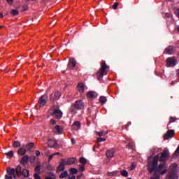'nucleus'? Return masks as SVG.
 <instances>
[{
    "label": "nucleus",
    "mask_w": 179,
    "mask_h": 179,
    "mask_svg": "<svg viewBox=\"0 0 179 179\" xmlns=\"http://www.w3.org/2000/svg\"><path fill=\"white\" fill-rule=\"evenodd\" d=\"M170 159V152L169 149H164L161 154H157L155 157H150L148 162V171L150 174H153L150 179H160V175L164 176L167 173V165L166 162Z\"/></svg>",
    "instance_id": "nucleus-1"
},
{
    "label": "nucleus",
    "mask_w": 179,
    "mask_h": 179,
    "mask_svg": "<svg viewBox=\"0 0 179 179\" xmlns=\"http://www.w3.org/2000/svg\"><path fill=\"white\" fill-rule=\"evenodd\" d=\"M7 174L5 176V179H17L22 177H29L30 171L26 169L22 171V166L18 165L15 168L8 167L6 169Z\"/></svg>",
    "instance_id": "nucleus-2"
},
{
    "label": "nucleus",
    "mask_w": 179,
    "mask_h": 179,
    "mask_svg": "<svg viewBox=\"0 0 179 179\" xmlns=\"http://www.w3.org/2000/svg\"><path fill=\"white\" fill-rule=\"evenodd\" d=\"M110 69V66L106 64V62H103L101 63V67L99 70L96 73V78L99 80L103 78V76L107 75L108 71Z\"/></svg>",
    "instance_id": "nucleus-3"
},
{
    "label": "nucleus",
    "mask_w": 179,
    "mask_h": 179,
    "mask_svg": "<svg viewBox=\"0 0 179 179\" xmlns=\"http://www.w3.org/2000/svg\"><path fill=\"white\" fill-rule=\"evenodd\" d=\"M177 164H172L170 166V171L166 175V179H178Z\"/></svg>",
    "instance_id": "nucleus-4"
},
{
    "label": "nucleus",
    "mask_w": 179,
    "mask_h": 179,
    "mask_svg": "<svg viewBox=\"0 0 179 179\" xmlns=\"http://www.w3.org/2000/svg\"><path fill=\"white\" fill-rule=\"evenodd\" d=\"M50 113L53 117L57 118V120H61V118H62V111L59 109V106L53 105L50 108Z\"/></svg>",
    "instance_id": "nucleus-5"
},
{
    "label": "nucleus",
    "mask_w": 179,
    "mask_h": 179,
    "mask_svg": "<svg viewBox=\"0 0 179 179\" xmlns=\"http://www.w3.org/2000/svg\"><path fill=\"white\" fill-rule=\"evenodd\" d=\"M85 108V102L83 100L76 101L73 105H71L70 111L71 113H75V110H83Z\"/></svg>",
    "instance_id": "nucleus-6"
},
{
    "label": "nucleus",
    "mask_w": 179,
    "mask_h": 179,
    "mask_svg": "<svg viewBox=\"0 0 179 179\" xmlns=\"http://www.w3.org/2000/svg\"><path fill=\"white\" fill-rule=\"evenodd\" d=\"M167 66L174 67L177 65V59L174 57H168L166 59Z\"/></svg>",
    "instance_id": "nucleus-7"
},
{
    "label": "nucleus",
    "mask_w": 179,
    "mask_h": 179,
    "mask_svg": "<svg viewBox=\"0 0 179 179\" xmlns=\"http://www.w3.org/2000/svg\"><path fill=\"white\" fill-rule=\"evenodd\" d=\"M59 97H61V92L56 91L50 95V101H55L57 100H59Z\"/></svg>",
    "instance_id": "nucleus-8"
},
{
    "label": "nucleus",
    "mask_w": 179,
    "mask_h": 179,
    "mask_svg": "<svg viewBox=\"0 0 179 179\" xmlns=\"http://www.w3.org/2000/svg\"><path fill=\"white\" fill-rule=\"evenodd\" d=\"M48 99V96L45 94L42 95L38 100V104L40 107H44L45 104H47V100Z\"/></svg>",
    "instance_id": "nucleus-9"
},
{
    "label": "nucleus",
    "mask_w": 179,
    "mask_h": 179,
    "mask_svg": "<svg viewBox=\"0 0 179 179\" xmlns=\"http://www.w3.org/2000/svg\"><path fill=\"white\" fill-rule=\"evenodd\" d=\"M175 135L174 130H168L167 132L164 135V141H167L170 138H173Z\"/></svg>",
    "instance_id": "nucleus-10"
},
{
    "label": "nucleus",
    "mask_w": 179,
    "mask_h": 179,
    "mask_svg": "<svg viewBox=\"0 0 179 179\" xmlns=\"http://www.w3.org/2000/svg\"><path fill=\"white\" fill-rule=\"evenodd\" d=\"M66 159H62V162L59 163V166L57 167L58 171H64L65 170V166H66Z\"/></svg>",
    "instance_id": "nucleus-11"
},
{
    "label": "nucleus",
    "mask_w": 179,
    "mask_h": 179,
    "mask_svg": "<svg viewBox=\"0 0 179 179\" xmlns=\"http://www.w3.org/2000/svg\"><path fill=\"white\" fill-rule=\"evenodd\" d=\"M174 52V47L173 45H169L168 48H165L164 54L171 55Z\"/></svg>",
    "instance_id": "nucleus-12"
},
{
    "label": "nucleus",
    "mask_w": 179,
    "mask_h": 179,
    "mask_svg": "<svg viewBox=\"0 0 179 179\" xmlns=\"http://www.w3.org/2000/svg\"><path fill=\"white\" fill-rule=\"evenodd\" d=\"M77 89L80 94H83L85 93V84L83 83H79L77 85Z\"/></svg>",
    "instance_id": "nucleus-13"
},
{
    "label": "nucleus",
    "mask_w": 179,
    "mask_h": 179,
    "mask_svg": "<svg viewBox=\"0 0 179 179\" xmlns=\"http://www.w3.org/2000/svg\"><path fill=\"white\" fill-rule=\"evenodd\" d=\"M80 127H81L80 122L75 121L71 126V129L73 131H78V129H80Z\"/></svg>",
    "instance_id": "nucleus-14"
},
{
    "label": "nucleus",
    "mask_w": 179,
    "mask_h": 179,
    "mask_svg": "<svg viewBox=\"0 0 179 179\" xmlns=\"http://www.w3.org/2000/svg\"><path fill=\"white\" fill-rule=\"evenodd\" d=\"M75 66H76V61L73 58L70 59L68 64V68L69 69H73Z\"/></svg>",
    "instance_id": "nucleus-15"
},
{
    "label": "nucleus",
    "mask_w": 179,
    "mask_h": 179,
    "mask_svg": "<svg viewBox=\"0 0 179 179\" xmlns=\"http://www.w3.org/2000/svg\"><path fill=\"white\" fill-rule=\"evenodd\" d=\"M114 155H115V151L113 149L108 150L106 153L107 159H112Z\"/></svg>",
    "instance_id": "nucleus-16"
},
{
    "label": "nucleus",
    "mask_w": 179,
    "mask_h": 179,
    "mask_svg": "<svg viewBox=\"0 0 179 179\" xmlns=\"http://www.w3.org/2000/svg\"><path fill=\"white\" fill-rule=\"evenodd\" d=\"M26 145H22L21 148L18 149L17 153L20 156H24V155H26Z\"/></svg>",
    "instance_id": "nucleus-17"
},
{
    "label": "nucleus",
    "mask_w": 179,
    "mask_h": 179,
    "mask_svg": "<svg viewBox=\"0 0 179 179\" xmlns=\"http://www.w3.org/2000/svg\"><path fill=\"white\" fill-rule=\"evenodd\" d=\"M53 132H56V134H61L64 132V128L59 125H56L55 129H53Z\"/></svg>",
    "instance_id": "nucleus-18"
},
{
    "label": "nucleus",
    "mask_w": 179,
    "mask_h": 179,
    "mask_svg": "<svg viewBox=\"0 0 179 179\" xmlns=\"http://www.w3.org/2000/svg\"><path fill=\"white\" fill-rule=\"evenodd\" d=\"M87 97H88V99H96V97H97V92H88L87 93Z\"/></svg>",
    "instance_id": "nucleus-19"
},
{
    "label": "nucleus",
    "mask_w": 179,
    "mask_h": 179,
    "mask_svg": "<svg viewBox=\"0 0 179 179\" xmlns=\"http://www.w3.org/2000/svg\"><path fill=\"white\" fill-rule=\"evenodd\" d=\"M48 145L49 148H55V146H57V140L49 139L48 141Z\"/></svg>",
    "instance_id": "nucleus-20"
},
{
    "label": "nucleus",
    "mask_w": 179,
    "mask_h": 179,
    "mask_svg": "<svg viewBox=\"0 0 179 179\" xmlns=\"http://www.w3.org/2000/svg\"><path fill=\"white\" fill-rule=\"evenodd\" d=\"M27 163H29V155H24L20 160V164L26 166Z\"/></svg>",
    "instance_id": "nucleus-21"
},
{
    "label": "nucleus",
    "mask_w": 179,
    "mask_h": 179,
    "mask_svg": "<svg viewBox=\"0 0 179 179\" xmlns=\"http://www.w3.org/2000/svg\"><path fill=\"white\" fill-rule=\"evenodd\" d=\"M71 164H75V158L71 157L66 159V166H71Z\"/></svg>",
    "instance_id": "nucleus-22"
},
{
    "label": "nucleus",
    "mask_w": 179,
    "mask_h": 179,
    "mask_svg": "<svg viewBox=\"0 0 179 179\" xmlns=\"http://www.w3.org/2000/svg\"><path fill=\"white\" fill-rule=\"evenodd\" d=\"M95 133H96V135H98V136H106V135H107V134H108V132L104 131H95Z\"/></svg>",
    "instance_id": "nucleus-23"
},
{
    "label": "nucleus",
    "mask_w": 179,
    "mask_h": 179,
    "mask_svg": "<svg viewBox=\"0 0 179 179\" xmlns=\"http://www.w3.org/2000/svg\"><path fill=\"white\" fill-rule=\"evenodd\" d=\"M107 101V98L104 96H101L99 98V103H101V104H104L106 103V102Z\"/></svg>",
    "instance_id": "nucleus-24"
},
{
    "label": "nucleus",
    "mask_w": 179,
    "mask_h": 179,
    "mask_svg": "<svg viewBox=\"0 0 179 179\" xmlns=\"http://www.w3.org/2000/svg\"><path fill=\"white\" fill-rule=\"evenodd\" d=\"M67 177H68V172L66 171L62 172L59 176V178H66Z\"/></svg>",
    "instance_id": "nucleus-25"
},
{
    "label": "nucleus",
    "mask_w": 179,
    "mask_h": 179,
    "mask_svg": "<svg viewBox=\"0 0 179 179\" xmlns=\"http://www.w3.org/2000/svg\"><path fill=\"white\" fill-rule=\"evenodd\" d=\"M79 162L81 164H83V166H85L86 163H87V161L85 157L80 158Z\"/></svg>",
    "instance_id": "nucleus-26"
},
{
    "label": "nucleus",
    "mask_w": 179,
    "mask_h": 179,
    "mask_svg": "<svg viewBox=\"0 0 179 179\" xmlns=\"http://www.w3.org/2000/svg\"><path fill=\"white\" fill-rule=\"evenodd\" d=\"M108 176H110V177H114L118 176V171H115L113 172H108Z\"/></svg>",
    "instance_id": "nucleus-27"
},
{
    "label": "nucleus",
    "mask_w": 179,
    "mask_h": 179,
    "mask_svg": "<svg viewBox=\"0 0 179 179\" xmlns=\"http://www.w3.org/2000/svg\"><path fill=\"white\" fill-rule=\"evenodd\" d=\"M35 171L36 173H38V174H41V166L37 165L35 167Z\"/></svg>",
    "instance_id": "nucleus-28"
},
{
    "label": "nucleus",
    "mask_w": 179,
    "mask_h": 179,
    "mask_svg": "<svg viewBox=\"0 0 179 179\" xmlns=\"http://www.w3.org/2000/svg\"><path fill=\"white\" fill-rule=\"evenodd\" d=\"M10 14L13 15V16H17V15H19V10L13 9L11 10Z\"/></svg>",
    "instance_id": "nucleus-29"
},
{
    "label": "nucleus",
    "mask_w": 179,
    "mask_h": 179,
    "mask_svg": "<svg viewBox=\"0 0 179 179\" xmlns=\"http://www.w3.org/2000/svg\"><path fill=\"white\" fill-rule=\"evenodd\" d=\"M26 148H27V149L30 150L33 148H34V143H29L26 145Z\"/></svg>",
    "instance_id": "nucleus-30"
},
{
    "label": "nucleus",
    "mask_w": 179,
    "mask_h": 179,
    "mask_svg": "<svg viewBox=\"0 0 179 179\" xmlns=\"http://www.w3.org/2000/svg\"><path fill=\"white\" fill-rule=\"evenodd\" d=\"M96 142L100 143V142H106V138L104 137H99L96 138Z\"/></svg>",
    "instance_id": "nucleus-31"
},
{
    "label": "nucleus",
    "mask_w": 179,
    "mask_h": 179,
    "mask_svg": "<svg viewBox=\"0 0 179 179\" xmlns=\"http://www.w3.org/2000/svg\"><path fill=\"white\" fill-rule=\"evenodd\" d=\"M13 148H19L20 147V142L19 141H14L13 144Z\"/></svg>",
    "instance_id": "nucleus-32"
},
{
    "label": "nucleus",
    "mask_w": 179,
    "mask_h": 179,
    "mask_svg": "<svg viewBox=\"0 0 179 179\" xmlns=\"http://www.w3.org/2000/svg\"><path fill=\"white\" fill-rule=\"evenodd\" d=\"M70 173H71V174H78V169H76L75 168H71L70 169Z\"/></svg>",
    "instance_id": "nucleus-33"
},
{
    "label": "nucleus",
    "mask_w": 179,
    "mask_h": 179,
    "mask_svg": "<svg viewBox=\"0 0 179 179\" xmlns=\"http://www.w3.org/2000/svg\"><path fill=\"white\" fill-rule=\"evenodd\" d=\"M120 173L123 177H128V171L127 170H123Z\"/></svg>",
    "instance_id": "nucleus-34"
},
{
    "label": "nucleus",
    "mask_w": 179,
    "mask_h": 179,
    "mask_svg": "<svg viewBox=\"0 0 179 179\" xmlns=\"http://www.w3.org/2000/svg\"><path fill=\"white\" fill-rule=\"evenodd\" d=\"M120 5V3L115 2L114 4L112 6V8L114 9V10H116V9H118V6Z\"/></svg>",
    "instance_id": "nucleus-35"
},
{
    "label": "nucleus",
    "mask_w": 179,
    "mask_h": 179,
    "mask_svg": "<svg viewBox=\"0 0 179 179\" xmlns=\"http://www.w3.org/2000/svg\"><path fill=\"white\" fill-rule=\"evenodd\" d=\"M134 146H135V144L132 142H129L127 145V147L129 148V149H134Z\"/></svg>",
    "instance_id": "nucleus-36"
},
{
    "label": "nucleus",
    "mask_w": 179,
    "mask_h": 179,
    "mask_svg": "<svg viewBox=\"0 0 179 179\" xmlns=\"http://www.w3.org/2000/svg\"><path fill=\"white\" fill-rule=\"evenodd\" d=\"M6 156H8V157H13V151H9L8 152L5 154Z\"/></svg>",
    "instance_id": "nucleus-37"
},
{
    "label": "nucleus",
    "mask_w": 179,
    "mask_h": 179,
    "mask_svg": "<svg viewBox=\"0 0 179 179\" xmlns=\"http://www.w3.org/2000/svg\"><path fill=\"white\" fill-rule=\"evenodd\" d=\"M46 169L47 170H48L49 171H52V170H54V167H52V166H51L50 164H48L46 166Z\"/></svg>",
    "instance_id": "nucleus-38"
},
{
    "label": "nucleus",
    "mask_w": 179,
    "mask_h": 179,
    "mask_svg": "<svg viewBox=\"0 0 179 179\" xmlns=\"http://www.w3.org/2000/svg\"><path fill=\"white\" fill-rule=\"evenodd\" d=\"M34 179H41V176H40V175H38V173H34Z\"/></svg>",
    "instance_id": "nucleus-39"
},
{
    "label": "nucleus",
    "mask_w": 179,
    "mask_h": 179,
    "mask_svg": "<svg viewBox=\"0 0 179 179\" xmlns=\"http://www.w3.org/2000/svg\"><path fill=\"white\" fill-rule=\"evenodd\" d=\"M50 124L52 125H55V124H57V122L54 119H52L50 120Z\"/></svg>",
    "instance_id": "nucleus-40"
},
{
    "label": "nucleus",
    "mask_w": 179,
    "mask_h": 179,
    "mask_svg": "<svg viewBox=\"0 0 179 179\" xmlns=\"http://www.w3.org/2000/svg\"><path fill=\"white\" fill-rule=\"evenodd\" d=\"M169 120H170V121H169L170 124H171V122H174L176 121V119L173 117H171L169 118Z\"/></svg>",
    "instance_id": "nucleus-41"
},
{
    "label": "nucleus",
    "mask_w": 179,
    "mask_h": 179,
    "mask_svg": "<svg viewBox=\"0 0 179 179\" xmlns=\"http://www.w3.org/2000/svg\"><path fill=\"white\" fill-rule=\"evenodd\" d=\"M54 156H55L54 154L50 155L49 158H48V162H51V160H52V157H54Z\"/></svg>",
    "instance_id": "nucleus-42"
},
{
    "label": "nucleus",
    "mask_w": 179,
    "mask_h": 179,
    "mask_svg": "<svg viewBox=\"0 0 179 179\" xmlns=\"http://www.w3.org/2000/svg\"><path fill=\"white\" fill-rule=\"evenodd\" d=\"M80 171H85V165L79 167Z\"/></svg>",
    "instance_id": "nucleus-43"
},
{
    "label": "nucleus",
    "mask_w": 179,
    "mask_h": 179,
    "mask_svg": "<svg viewBox=\"0 0 179 179\" xmlns=\"http://www.w3.org/2000/svg\"><path fill=\"white\" fill-rule=\"evenodd\" d=\"M7 1V3H8V5H12L13 3V0H6Z\"/></svg>",
    "instance_id": "nucleus-44"
},
{
    "label": "nucleus",
    "mask_w": 179,
    "mask_h": 179,
    "mask_svg": "<svg viewBox=\"0 0 179 179\" xmlns=\"http://www.w3.org/2000/svg\"><path fill=\"white\" fill-rule=\"evenodd\" d=\"M129 125H131V122H129L127 123V124L123 126V127H122V129H124V128H128V126H129Z\"/></svg>",
    "instance_id": "nucleus-45"
},
{
    "label": "nucleus",
    "mask_w": 179,
    "mask_h": 179,
    "mask_svg": "<svg viewBox=\"0 0 179 179\" xmlns=\"http://www.w3.org/2000/svg\"><path fill=\"white\" fill-rule=\"evenodd\" d=\"M35 153H36V156H37V157H38V156H40V151L39 150H36Z\"/></svg>",
    "instance_id": "nucleus-46"
},
{
    "label": "nucleus",
    "mask_w": 179,
    "mask_h": 179,
    "mask_svg": "<svg viewBox=\"0 0 179 179\" xmlns=\"http://www.w3.org/2000/svg\"><path fill=\"white\" fill-rule=\"evenodd\" d=\"M69 179H76V177L73 175V176H69Z\"/></svg>",
    "instance_id": "nucleus-47"
},
{
    "label": "nucleus",
    "mask_w": 179,
    "mask_h": 179,
    "mask_svg": "<svg viewBox=\"0 0 179 179\" xmlns=\"http://www.w3.org/2000/svg\"><path fill=\"white\" fill-rule=\"evenodd\" d=\"M0 17H3V14H2V13H0Z\"/></svg>",
    "instance_id": "nucleus-48"
},
{
    "label": "nucleus",
    "mask_w": 179,
    "mask_h": 179,
    "mask_svg": "<svg viewBox=\"0 0 179 179\" xmlns=\"http://www.w3.org/2000/svg\"><path fill=\"white\" fill-rule=\"evenodd\" d=\"M71 142L73 144L75 143V140L73 138H71Z\"/></svg>",
    "instance_id": "nucleus-49"
},
{
    "label": "nucleus",
    "mask_w": 179,
    "mask_h": 179,
    "mask_svg": "<svg viewBox=\"0 0 179 179\" xmlns=\"http://www.w3.org/2000/svg\"><path fill=\"white\" fill-rule=\"evenodd\" d=\"M53 155H55V156H57V155H59V152H56V153H54Z\"/></svg>",
    "instance_id": "nucleus-50"
},
{
    "label": "nucleus",
    "mask_w": 179,
    "mask_h": 179,
    "mask_svg": "<svg viewBox=\"0 0 179 179\" xmlns=\"http://www.w3.org/2000/svg\"><path fill=\"white\" fill-rule=\"evenodd\" d=\"M2 29H3V26L0 25V30Z\"/></svg>",
    "instance_id": "nucleus-51"
},
{
    "label": "nucleus",
    "mask_w": 179,
    "mask_h": 179,
    "mask_svg": "<svg viewBox=\"0 0 179 179\" xmlns=\"http://www.w3.org/2000/svg\"><path fill=\"white\" fill-rule=\"evenodd\" d=\"M171 85H175V83H174V81H172L171 83Z\"/></svg>",
    "instance_id": "nucleus-52"
},
{
    "label": "nucleus",
    "mask_w": 179,
    "mask_h": 179,
    "mask_svg": "<svg viewBox=\"0 0 179 179\" xmlns=\"http://www.w3.org/2000/svg\"><path fill=\"white\" fill-rule=\"evenodd\" d=\"M32 1H35L36 0H31Z\"/></svg>",
    "instance_id": "nucleus-53"
},
{
    "label": "nucleus",
    "mask_w": 179,
    "mask_h": 179,
    "mask_svg": "<svg viewBox=\"0 0 179 179\" xmlns=\"http://www.w3.org/2000/svg\"><path fill=\"white\" fill-rule=\"evenodd\" d=\"M27 1H29V0H26Z\"/></svg>",
    "instance_id": "nucleus-54"
},
{
    "label": "nucleus",
    "mask_w": 179,
    "mask_h": 179,
    "mask_svg": "<svg viewBox=\"0 0 179 179\" xmlns=\"http://www.w3.org/2000/svg\"><path fill=\"white\" fill-rule=\"evenodd\" d=\"M168 1H173V0H168Z\"/></svg>",
    "instance_id": "nucleus-55"
}]
</instances>
